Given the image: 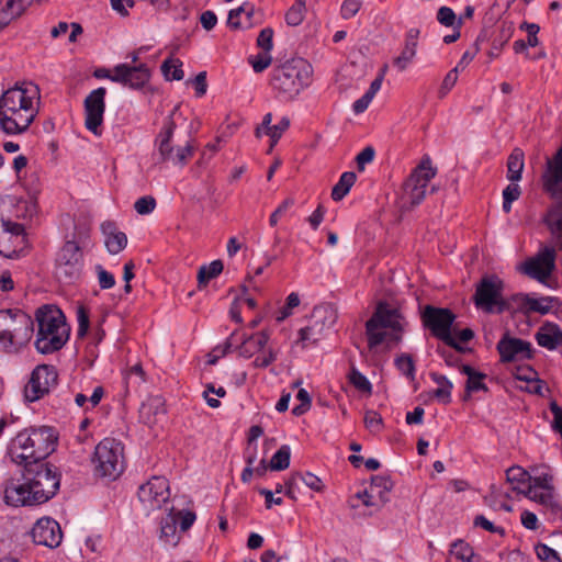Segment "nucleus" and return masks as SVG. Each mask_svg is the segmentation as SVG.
<instances>
[{"label": "nucleus", "mask_w": 562, "mask_h": 562, "mask_svg": "<svg viewBox=\"0 0 562 562\" xmlns=\"http://www.w3.org/2000/svg\"><path fill=\"white\" fill-rule=\"evenodd\" d=\"M35 99H40V88L31 81L5 90L0 97V130L8 135L26 132L37 115Z\"/></svg>", "instance_id": "1"}, {"label": "nucleus", "mask_w": 562, "mask_h": 562, "mask_svg": "<svg viewBox=\"0 0 562 562\" xmlns=\"http://www.w3.org/2000/svg\"><path fill=\"white\" fill-rule=\"evenodd\" d=\"M58 435L54 427L31 426L19 431L8 446V456L18 465L47 459L57 446Z\"/></svg>", "instance_id": "2"}, {"label": "nucleus", "mask_w": 562, "mask_h": 562, "mask_svg": "<svg viewBox=\"0 0 562 562\" xmlns=\"http://www.w3.org/2000/svg\"><path fill=\"white\" fill-rule=\"evenodd\" d=\"M404 316L400 308L380 301L372 316L366 323L368 347L374 349L383 342L391 349L402 341Z\"/></svg>", "instance_id": "3"}, {"label": "nucleus", "mask_w": 562, "mask_h": 562, "mask_svg": "<svg viewBox=\"0 0 562 562\" xmlns=\"http://www.w3.org/2000/svg\"><path fill=\"white\" fill-rule=\"evenodd\" d=\"M37 335L35 348L40 353L48 355L60 350L69 339L70 327L60 308L43 305L36 310Z\"/></svg>", "instance_id": "4"}, {"label": "nucleus", "mask_w": 562, "mask_h": 562, "mask_svg": "<svg viewBox=\"0 0 562 562\" xmlns=\"http://www.w3.org/2000/svg\"><path fill=\"white\" fill-rule=\"evenodd\" d=\"M311 74L305 59L292 58L272 70L270 85L278 93L292 99L310 83Z\"/></svg>", "instance_id": "5"}, {"label": "nucleus", "mask_w": 562, "mask_h": 562, "mask_svg": "<svg viewBox=\"0 0 562 562\" xmlns=\"http://www.w3.org/2000/svg\"><path fill=\"white\" fill-rule=\"evenodd\" d=\"M34 322L21 310H0V344L5 351L18 350L32 338Z\"/></svg>", "instance_id": "6"}, {"label": "nucleus", "mask_w": 562, "mask_h": 562, "mask_svg": "<svg viewBox=\"0 0 562 562\" xmlns=\"http://www.w3.org/2000/svg\"><path fill=\"white\" fill-rule=\"evenodd\" d=\"M21 475L30 481L36 495L37 504H43L53 498L60 486V473L49 462H31L22 467Z\"/></svg>", "instance_id": "7"}, {"label": "nucleus", "mask_w": 562, "mask_h": 562, "mask_svg": "<svg viewBox=\"0 0 562 562\" xmlns=\"http://www.w3.org/2000/svg\"><path fill=\"white\" fill-rule=\"evenodd\" d=\"M91 462L95 476L114 481L124 471V446L114 438H104L95 446Z\"/></svg>", "instance_id": "8"}, {"label": "nucleus", "mask_w": 562, "mask_h": 562, "mask_svg": "<svg viewBox=\"0 0 562 562\" xmlns=\"http://www.w3.org/2000/svg\"><path fill=\"white\" fill-rule=\"evenodd\" d=\"M505 283L496 274L484 276L476 284L473 302L477 310L487 314H503L513 310L510 301L504 297Z\"/></svg>", "instance_id": "9"}, {"label": "nucleus", "mask_w": 562, "mask_h": 562, "mask_svg": "<svg viewBox=\"0 0 562 562\" xmlns=\"http://www.w3.org/2000/svg\"><path fill=\"white\" fill-rule=\"evenodd\" d=\"M423 324L428 328L432 336L442 340L447 346L459 352H465L468 349L462 347L451 334V328L456 315L449 308L427 305L422 314Z\"/></svg>", "instance_id": "10"}, {"label": "nucleus", "mask_w": 562, "mask_h": 562, "mask_svg": "<svg viewBox=\"0 0 562 562\" xmlns=\"http://www.w3.org/2000/svg\"><path fill=\"white\" fill-rule=\"evenodd\" d=\"M337 311L328 303L317 305L313 308L308 325L299 330V341L303 347L317 344L325 337L337 322Z\"/></svg>", "instance_id": "11"}, {"label": "nucleus", "mask_w": 562, "mask_h": 562, "mask_svg": "<svg viewBox=\"0 0 562 562\" xmlns=\"http://www.w3.org/2000/svg\"><path fill=\"white\" fill-rule=\"evenodd\" d=\"M83 269V254L75 240H67L57 254L55 274L59 282L72 284L77 282Z\"/></svg>", "instance_id": "12"}, {"label": "nucleus", "mask_w": 562, "mask_h": 562, "mask_svg": "<svg viewBox=\"0 0 562 562\" xmlns=\"http://www.w3.org/2000/svg\"><path fill=\"white\" fill-rule=\"evenodd\" d=\"M97 79H109L112 82L120 83L131 89H142L149 81L150 71L145 64L128 65L119 64L111 71L108 68L100 67L93 71Z\"/></svg>", "instance_id": "13"}, {"label": "nucleus", "mask_w": 562, "mask_h": 562, "mask_svg": "<svg viewBox=\"0 0 562 562\" xmlns=\"http://www.w3.org/2000/svg\"><path fill=\"white\" fill-rule=\"evenodd\" d=\"M437 170L431 166V159L426 156L415 167L403 184L404 199L412 205H418L426 196L429 181L435 178Z\"/></svg>", "instance_id": "14"}, {"label": "nucleus", "mask_w": 562, "mask_h": 562, "mask_svg": "<svg viewBox=\"0 0 562 562\" xmlns=\"http://www.w3.org/2000/svg\"><path fill=\"white\" fill-rule=\"evenodd\" d=\"M58 373L52 364H38L31 373L24 387L26 402H36L47 395L57 385Z\"/></svg>", "instance_id": "15"}, {"label": "nucleus", "mask_w": 562, "mask_h": 562, "mask_svg": "<svg viewBox=\"0 0 562 562\" xmlns=\"http://www.w3.org/2000/svg\"><path fill=\"white\" fill-rule=\"evenodd\" d=\"M555 258L554 247L544 246L535 257L522 263L521 271L538 282L544 283L555 270Z\"/></svg>", "instance_id": "16"}, {"label": "nucleus", "mask_w": 562, "mask_h": 562, "mask_svg": "<svg viewBox=\"0 0 562 562\" xmlns=\"http://www.w3.org/2000/svg\"><path fill=\"white\" fill-rule=\"evenodd\" d=\"M270 339L268 330H261L254 335H246L234 330L225 341L223 353H227L234 347L243 358H251L256 352L262 350Z\"/></svg>", "instance_id": "17"}, {"label": "nucleus", "mask_w": 562, "mask_h": 562, "mask_svg": "<svg viewBox=\"0 0 562 562\" xmlns=\"http://www.w3.org/2000/svg\"><path fill=\"white\" fill-rule=\"evenodd\" d=\"M139 502L147 510L161 508L170 497L169 483L165 476H151L138 488Z\"/></svg>", "instance_id": "18"}, {"label": "nucleus", "mask_w": 562, "mask_h": 562, "mask_svg": "<svg viewBox=\"0 0 562 562\" xmlns=\"http://www.w3.org/2000/svg\"><path fill=\"white\" fill-rule=\"evenodd\" d=\"M105 94L104 87L92 90L83 101L85 108V126L94 135H100V126L103 123V115L105 112Z\"/></svg>", "instance_id": "19"}, {"label": "nucleus", "mask_w": 562, "mask_h": 562, "mask_svg": "<svg viewBox=\"0 0 562 562\" xmlns=\"http://www.w3.org/2000/svg\"><path fill=\"white\" fill-rule=\"evenodd\" d=\"M496 349L503 363L530 360L535 356L529 341L512 337L508 333H505L498 340Z\"/></svg>", "instance_id": "20"}, {"label": "nucleus", "mask_w": 562, "mask_h": 562, "mask_svg": "<svg viewBox=\"0 0 562 562\" xmlns=\"http://www.w3.org/2000/svg\"><path fill=\"white\" fill-rule=\"evenodd\" d=\"M3 498L7 505L13 507L38 505L30 481L22 476L11 477L3 483Z\"/></svg>", "instance_id": "21"}, {"label": "nucleus", "mask_w": 562, "mask_h": 562, "mask_svg": "<svg viewBox=\"0 0 562 562\" xmlns=\"http://www.w3.org/2000/svg\"><path fill=\"white\" fill-rule=\"evenodd\" d=\"M31 535L36 544L48 548L58 547L63 538L59 524L50 517L38 519L33 526Z\"/></svg>", "instance_id": "22"}, {"label": "nucleus", "mask_w": 562, "mask_h": 562, "mask_svg": "<svg viewBox=\"0 0 562 562\" xmlns=\"http://www.w3.org/2000/svg\"><path fill=\"white\" fill-rule=\"evenodd\" d=\"M542 179L543 190L551 198L562 196V147L552 160H548Z\"/></svg>", "instance_id": "23"}, {"label": "nucleus", "mask_w": 562, "mask_h": 562, "mask_svg": "<svg viewBox=\"0 0 562 562\" xmlns=\"http://www.w3.org/2000/svg\"><path fill=\"white\" fill-rule=\"evenodd\" d=\"M179 106H175L171 113L165 119L164 125L156 137L155 144L158 148L160 161L166 162L173 158L175 147L171 145L175 130L177 127L173 115Z\"/></svg>", "instance_id": "24"}, {"label": "nucleus", "mask_w": 562, "mask_h": 562, "mask_svg": "<svg viewBox=\"0 0 562 562\" xmlns=\"http://www.w3.org/2000/svg\"><path fill=\"white\" fill-rule=\"evenodd\" d=\"M167 414L166 403L162 396H149L139 407L142 420L151 426L160 422Z\"/></svg>", "instance_id": "25"}, {"label": "nucleus", "mask_w": 562, "mask_h": 562, "mask_svg": "<svg viewBox=\"0 0 562 562\" xmlns=\"http://www.w3.org/2000/svg\"><path fill=\"white\" fill-rule=\"evenodd\" d=\"M101 231L104 235V244L108 251L117 255L127 245V236L117 229L114 222L108 221L101 224Z\"/></svg>", "instance_id": "26"}, {"label": "nucleus", "mask_w": 562, "mask_h": 562, "mask_svg": "<svg viewBox=\"0 0 562 562\" xmlns=\"http://www.w3.org/2000/svg\"><path fill=\"white\" fill-rule=\"evenodd\" d=\"M554 199L560 201L549 209L543 222L552 235L555 247L562 250V196H555Z\"/></svg>", "instance_id": "27"}, {"label": "nucleus", "mask_w": 562, "mask_h": 562, "mask_svg": "<svg viewBox=\"0 0 562 562\" xmlns=\"http://www.w3.org/2000/svg\"><path fill=\"white\" fill-rule=\"evenodd\" d=\"M536 340L540 347L555 350L562 346V329L555 323L546 322L537 331Z\"/></svg>", "instance_id": "28"}, {"label": "nucleus", "mask_w": 562, "mask_h": 562, "mask_svg": "<svg viewBox=\"0 0 562 562\" xmlns=\"http://www.w3.org/2000/svg\"><path fill=\"white\" fill-rule=\"evenodd\" d=\"M460 372L468 376L463 401H468L473 392L488 391L487 385L484 383V379L486 378L485 373L476 371L469 364H461Z\"/></svg>", "instance_id": "29"}, {"label": "nucleus", "mask_w": 562, "mask_h": 562, "mask_svg": "<svg viewBox=\"0 0 562 562\" xmlns=\"http://www.w3.org/2000/svg\"><path fill=\"white\" fill-rule=\"evenodd\" d=\"M255 5L250 2H244L237 9L231 10L227 18V25L232 29L250 27L252 25V15Z\"/></svg>", "instance_id": "30"}, {"label": "nucleus", "mask_w": 562, "mask_h": 562, "mask_svg": "<svg viewBox=\"0 0 562 562\" xmlns=\"http://www.w3.org/2000/svg\"><path fill=\"white\" fill-rule=\"evenodd\" d=\"M224 269L223 261L220 259L213 260L210 265H203L198 271V288L204 289L212 279H215L222 273Z\"/></svg>", "instance_id": "31"}, {"label": "nucleus", "mask_w": 562, "mask_h": 562, "mask_svg": "<svg viewBox=\"0 0 562 562\" xmlns=\"http://www.w3.org/2000/svg\"><path fill=\"white\" fill-rule=\"evenodd\" d=\"M524 153L515 148L507 158V179L510 182H518L524 170Z\"/></svg>", "instance_id": "32"}, {"label": "nucleus", "mask_w": 562, "mask_h": 562, "mask_svg": "<svg viewBox=\"0 0 562 562\" xmlns=\"http://www.w3.org/2000/svg\"><path fill=\"white\" fill-rule=\"evenodd\" d=\"M450 553L460 562H481V557L462 539L452 542Z\"/></svg>", "instance_id": "33"}, {"label": "nucleus", "mask_w": 562, "mask_h": 562, "mask_svg": "<svg viewBox=\"0 0 562 562\" xmlns=\"http://www.w3.org/2000/svg\"><path fill=\"white\" fill-rule=\"evenodd\" d=\"M431 380L438 384V389L434 391V396L443 404L451 402L452 382L446 376L437 372L430 373Z\"/></svg>", "instance_id": "34"}, {"label": "nucleus", "mask_w": 562, "mask_h": 562, "mask_svg": "<svg viewBox=\"0 0 562 562\" xmlns=\"http://www.w3.org/2000/svg\"><path fill=\"white\" fill-rule=\"evenodd\" d=\"M356 179H357V176L355 172L345 171L340 176L338 182L333 187L331 199L334 201L342 200L348 194V192L350 191L352 186L355 184Z\"/></svg>", "instance_id": "35"}, {"label": "nucleus", "mask_w": 562, "mask_h": 562, "mask_svg": "<svg viewBox=\"0 0 562 562\" xmlns=\"http://www.w3.org/2000/svg\"><path fill=\"white\" fill-rule=\"evenodd\" d=\"M160 538L164 539L166 543H170L172 546L178 543L177 517L175 515L169 514L167 517L161 519Z\"/></svg>", "instance_id": "36"}, {"label": "nucleus", "mask_w": 562, "mask_h": 562, "mask_svg": "<svg viewBox=\"0 0 562 562\" xmlns=\"http://www.w3.org/2000/svg\"><path fill=\"white\" fill-rule=\"evenodd\" d=\"M529 314L530 313H539L541 315H547L550 313L553 304H560V300L555 296H541L540 299L531 297L530 301H527Z\"/></svg>", "instance_id": "37"}, {"label": "nucleus", "mask_w": 562, "mask_h": 562, "mask_svg": "<svg viewBox=\"0 0 562 562\" xmlns=\"http://www.w3.org/2000/svg\"><path fill=\"white\" fill-rule=\"evenodd\" d=\"M291 459V449L288 445L281 446L272 456L269 468L272 471H283L289 468Z\"/></svg>", "instance_id": "38"}, {"label": "nucleus", "mask_w": 562, "mask_h": 562, "mask_svg": "<svg viewBox=\"0 0 562 562\" xmlns=\"http://www.w3.org/2000/svg\"><path fill=\"white\" fill-rule=\"evenodd\" d=\"M394 366L396 369L405 375L409 381L415 380L416 375V366L413 357L408 353H401L394 360Z\"/></svg>", "instance_id": "39"}, {"label": "nucleus", "mask_w": 562, "mask_h": 562, "mask_svg": "<svg viewBox=\"0 0 562 562\" xmlns=\"http://www.w3.org/2000/svg\"><path fill=\"white\" fill-rule=\"evenodd\" d=\"M506 480L508 483L517 484L521 488H526L531 484V475L521 467L514 465L506 471Z\"/></svg>", "instance_id": "40"}, {"label": "nucleus", "mask_w": 562, "mask_h": 562, "mask_svg": "<svg viewBox=\"0 0 562 562\" xmlns=\"http://www.w3.org/2000/svg\"><path fill=\"white\" fill-rule=\"evenodd\" d=\"M513 490L543 506H547L548 503H551V499L553 498L552 492H538L531 484H528L526 488L514 486Z\"/></svg>", "instance_id": "41"}, {"label": "nucleus", "mask_w": 562, "mask_h": 562, "mask_svg": "<svg viewBox=\"0 0 562 562\" xmlns=\"http://www.w3.org/2000/svg\"><path fill=\"white\" fill-rule=\"evenodd\" d=\"M182 61L180 59L168 58L161 65V71L167 80H182L184 72L181 69Z\"/></svg>", "instance_id": "42"}, {"label": "nucleus", "mask_w": 562, "mask_h": 562, "mask_svg": "<svg viewBox=\"0 0 562 562\" xmlns=\"http://www.w3.org/2000/svg\"><path fill=\"white\" fill-rule=\"evenodd\" d=\"M417 53V47L413 44L407 45L404 44V47L401 54L393 59V65L397 68L398 71H404L407 69L409 64L413 61Z\"/></svg>", "instance_id": "43"}, {"label": "nucleus", "mask_w": 562, "mask_h": 562, "mask_svg": "<svg viewBox=\"0 0 562 562\" xmlns=\"http://www.w3.org/2000/svg\"><path fill=\"white\" fill-rule=\"evenodd\" d=\"M498 35L493 40V48L501 49L513 36L515 26L513 22L502 21L498 26Z\"/></svg>", "instance_id": "44"}, {"label": "nucleus", "mask_w": 562, "mask_h": 562, "mask_svg": "<svg viewBox=\"0 0 562 562\" xmlns=\"http://www.w3.org/2000/svg\"><path fill=\"white\" fill-rule=\"evenodd\" d=\"M531 296L526 293H515L512 294L509 297H506V301H510V304H513V310L507 311L508 313H521L526 316L529 315V308L527 301H530Z\"/></svg>", "instance_id": "45"}, {"label": "nucleus", "mask_w": 562, "mask_h": 562, "mask_svg": "<svg viewBox=\"0 0 562 562\" xmlns=\"http://www.w3.org/2000/svg\"><path fill=\"white\" fill-rule=\"evenodd\" d=\"M521 195V189L516 182L509 183L503 190V211L509 213L512 211V204L518 200Z\"/></svg>", "instance_id": "46"}, {"label": "nucleus", "mask_w": 562, "mask_h": 562, "mask_svg": "<svg viewBox=\"0 0 562 562\" xmlns=\"http://www.w3.org/2000/svg\"><path fill=\"white\" fill-rule=\"evenodd\" d=\"M299 483H303L305 486L315 492H321L324 487L322 480L311 472H296L293 473Z\"/></svg>", "instance_id": "47"}, {"label": "nucleus", "mask_w": 562, "mask_h": 562, "mask_svg": "<svg viewBox=\"0 0 562 562\" xmlns=\"http://www.w3.org/2000/svg\"><path fill=\"white\" fill-rule=\"evenodd\" d=\"M306 7L301 4H293L285 13V22L290 26L300 25L305 16Z\"/></svg>", "instance_id": "48"}, {"label": "nucleus", "mask_w": 562, "mask_h": 562, "mask_svg": "<svg viewBox=\"0 0 562 562\" xmlns=\"http://www.w3.org/2000/svg\"><path fill=\"white\" fill-rule=\"evenodd\" d=\"M536 554L539 560L544 562H562V559L560 558L559 553L544 543H538L535 547Z\"/></svg>", "instance_id": "49"}, {"label": "nucleus", "mask_w": 562, "mask_h": 562, "mask_svg": "<svg viewBox=\"0 0 562 562\" xmlns=\"http://www.w3.org/2000/svg\"><path fill=\"white\" fill-rule=\"evenodd\" d=\"M248 61L252 66L254 71L259 74V72H262L265 69H267L271 65L272 57H271L270 53L263 52L256 56H250L248 58Z\"/></svg>", "instance_id": "50"}, {"label": "nucleus", "mask_w": 562, "mask_h": 562, "mask_svg": "<svg viewBox=\"0 0 562 562\" xmlns=\"http://www.w3.org/2000/svg\"><path fill=\"white\" fill-rule=\"evenodd\" d=\"M349 380L350 383L361 392H371L372 390V385L370 381L367 379V376L355 368L351 370L349 374Z\"/></svg>", "instance_id": "51"}, {"label": "nucleus", "mask_w": 562, "mask_h": 562, "mask_svg": "<svg viewBox=\"0 0 562 562\" xmlns=\"http://www.w3.org/2000/svg\"><path fill=\"white\" fill-rule=\"evenodd\" d=\"M364 426L372 434H376L382 429L383 419L381 415L375 411H367L364 415Z\"/></svg>", "instance_id": "52"}, {"label": "nucleus", "mask_w": 562, "mask_h": 562, "mask_svg": "<svg viewBox=\"0 0 562 562\" xmlns=\"http://www.w3.org/2000/svg\"><path fill=\"white\" fill-rule=\"evenodd\" d=\"M77 321H78V336L83 337L87 335L90 326L89 310L85 305L77 307Z\"/></svg>", "instance_id": "53"}, {"label": "nucleus", "mask_w": 562, "mask_h": 562, "mask_svg": "<svg viewBox=\"0 0 562 562\" xmlns=\"http://www.w3.org/2000/svg\"><path fill=\"white\" fill-rule=\"evenodd\" d=\"M290 120L286 116H283L278 124L269 127L268 136L271 138V147H273L278 140L281 138L282 134L289 128Z\"/></svg>", "instance_id": "54"}, {"label": "nucleus", "mask_w": 562, "mask_h": 562, "mask_svg": "<svg viewBox=\"0 0 562 562\" xmlns=\"http://www.w3.org/2000/svg\"><path fill=\"white\" fill-rule=\"evenodd\" d=\"M458 81V67L452 68L443 78L439 88V98H445Z\"/></svg>", "instance_id": "55"}, {"label": "nucleus", "mask_w": 562, "mask_h": 562, "mask_svg": "<svg viewBox=\"0 0 562 562\" xmlns=\"http://www.w3.org/2000/svg\"><path fill=\"white\" fill-rule=\"evenodd\" d=\"M156 207V200L151 195H144L134 203L135 211L140 215L151 213Z\"/></svg>", "instance_id": "56"}, {"label": "nucleus", "mask_w": 562, "mask_h": 562, "mask_svg": "<svg viewBox=\"0 0 562 562\" xmlns=\"http://www.w3.org/2000/svg\"><path fill=\"white\" fill-rule=\"evenodd\" d=\"M257 45L266 53H270L273 48V30L265 27L257 37Z\"/></svg>", "instance_id": "57"}, {"label": "nucleus", "mask_w": 562, "mask_h": 562, "mask_svg": "<svg viewBox=\"0 0 562 562\" xmlns=\"http://www.w3.org/2000/svg\"><path fill=\"white\" fill-rule=\"evenodd\" d=\"M363 0H344L340 8V15L344 20L353 18L360 10Z\"/></svg>", "instance_id": "58"}, {"label": "nucleus", "mask_w": 562, "mask_h": 562, "mask_svg": "<svg viewBox=\"0 0 562 562\" xmlns=\"http://www.w3.org/2000/svg\"><path fill=\"white\" fill-rule=\"evenodd\" d=\"M193 155V147L188 142L182 147L175 148L173 151V158L169 161L173 162L175 165L184 166L187 164L188 158H190Z\"/></svg>", "instance_id": "59"}, {"label": "nucleus", "mask_w": 562, "mask_h": 562, "mask_svg": "<svg viewBox=\"0 0 562 562\" xmlns=\"http://www.w3.org/2000/svg\"><path fill=\"white\" fill-rule=\"evenodd\" d=\"M95 271L98 274V282L102 290H108L114 286L115 278L114 276L106 271L101 265L95 266Z\"/></svg>", "instance_id": "60"}, {"label": "nucleus", "mask_w": 562, "mask_h": 562, "mask_svg": "<svg viewBox=\"0 0 562 562\" xmlns=\"http://www.w3.org/2000/svg\"><path fill=\"white\" fill-rule=\"evenodd\" d=\"M549 408L553 415L551 427L555 432L560 434L562 438V407L555 401H551Z\"/></svg>", "instance_id": "61"}, {"label": "nucleus", "mask_w": 562, "mask_h": 562, "mask_svg": "<svg viewBox=\"0 0 562 562\" xmlns=\"http://www.w3.org/2000/svg\"><path fill=\"white\" fill-rule=\"evenodd\" d=\"M437 20L445 26H453L458 22L454 11L449 7L439 8Z\"/></svg>", "instance_id": "62"}, {"label": "nucleus", "mask_w": 562, "mask_h": 562, "mask_svg": "<svg viewBox=\"0 0 562 562\" xmlns=\"http://www.w3.org/2000/svg\"><path fill=\"white\" fill-rule=\"evenodd\" d=\"M375 150L372 146L364 147L357 156L356 162L359 171H363L367 164L373 161Z\"/></svg>", "instance_id": "63"}, {"label": "nucleus", "mask_w": 562, "mask_h": 562, "mask_svg": "<svg viewBox=\"0 0 562 562\" xmlns=\"http://www.w3.org/2000/svg\"><path fill=\"white\" fill-rule=\"evenodd\" d=\"M514 378L519 381L525 382H533V380H537L538 372L531 368L530 366L526 367H517L516 371L513 373Z\"/></svg>", "instance_id": "64"}]
</instances>
